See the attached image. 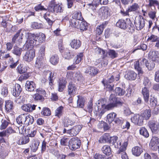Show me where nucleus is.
<instances>
[{
	"mask_svg": "<svg viewBox=\"0 0 159 159\" xmlns=\"http://www.w3.org/2000/svg\"><path fill=\"white\" fill-rule=\"evenodd\" d=\"M24 33L25 34V37L27 39L24 46H26L27 49L30 47H33L36 45V42L38 41L39 43H42L44 42L46 39L45 35L42 33L36 34H32L29 32L26 33L25 31H22L21 30H20L13 38L12 41L14 42L16 39H18L19 42H20Z\"/></svg>",
	"mask_w": 159,
	"mask_h": 159,
	"instance_id": "1",
	"label": "nucleus"
},
{
	"mask_svg": "<svg viewBox=\"0 0 159 159\" xmlns=\"http://www.w3.org/2000/svg\"><path fill=\"white\" fill-rule=\"evenodd\" d=\"M109 100V102L107 105L103 104L101 106L98 105L97 111L96 110L95 113L102 116L107 111L111 110L115 107L121 106L123 104V102H121L112 94L111 95Z\"/></svg>",
	"mask_w": 159,
	"mask_h": 159,
	"instance_id": "2",
	"label": "nucleus"
},
{
	"mask_svg": "<svg viewBox=\"0 0 159 159\" xmlns=\"http://www.w3.org/2000/svg\"><path fill=\"white\" fill-rule=\"evenodd\" d=\"M16 121L18 124L21 126V125L25 124L26 121V124H32L34 121L33 117L31 116L27 115L25 114H22L17 118Z\"/></svg>",
	"mask_w": 159,
	"mask_h": 159,
	"instance_id": "3",
	"label": "nucleus"
},
{
	"mask_svg": "<svg viewBox=\"0 0 159 159\" xmlns=\"http://www.w3.org/2000/svg\"><path fill=\"white\" fill-rule=\"evenodd\" d=\"M35 55V50L34 49H31L26 51L23 56V60L27 62L32 61Z\"/></svg>",
	"mask_w": 159,
	"mask_h": 159,
	"instance_id": "4",
	"label": "nucleus"
},
{
	"mask_svg": "<svg viewBox=\"0 0 159 159\" xmlns=\"http://www.w3.org/2000/svg\"><path fill=\"white\" fill-rule=\"evenodd\" d=\"M69 143L70 149L72 151L78 148L80 145V141L78 138H72L70 140Z\"/></svg>",
	"mask_w": 159,
	"mask_h": 159,
	"instance_id": "5",
	"label": "nucleus"
},
{
	"mask_svg": "<svg viewBox=\"0 0 159 159\" xmlns=\"http://www.w3.org/2000/svg\"><path fill=\"white\" fill-rule=\"evenodd\" d=\"M147 60L144 58L140 59L139 61H136L134 63V68L139 72V74H143V71L141 69V67L147 64Z\"/></svg>",
	"mask_w": 159,
	"mask_h": 159,
	"instance_id": "6",
	"label": "nucleus"
},
{
	"mask_svg": "<svg viewBox=\"0 0 159 159\" xmlns=\"http://www.w3.org/2000/svg\"><path fill=\"white\" fill-rule=\"evenodd\" d=\"M131 122L135 125L139 126L142 125L143 123V118L140 115L138 114H135L131 117Z\"/></svg>",
	"mask_w": 159,
	"mask_h": 159,
	"instance_id": "7",
	"label": "nucleus"
},
{
	"mask_svg": "<svg viewBox=\"0 0 159 159\" xmlns=\"http://www.w3.org/2000/svg\"><path fill=\"white\" fill-rule=\"evenodd\" d=\"M128 144L127 141H126L124 142L120 148L119 150L118 151L117 153L121 154V157L122 159H129L126 153L125 152Z\"/></svg>",
	"mask_w": 159,
	"mask_h": 159,
	"instance_id": "8",
	"label": "nucleus"
},
{
	"mask_svg": "<svg viewBox=\"0 0 159 159\" xmlns=\"http://www.w3.org/2000/svg\"><path fill=\"white\" fill-rule=\"evenodd\" d=\"M134 23L136 29L140 30L144 26L145 20L143 18L138 17L135 19Z\"/></svg>",
	"mask_w": 159,
	"mask_h": 159,
	"instance_id": "9",
	"label": "nucleus"
},
{
	"mask_svg": "<svg viewBox=\"0 0 159 159\" xmlns=\"http://www.w3.org/2000/svg\"><path fill=\"white\" fill-rule=\"evenodd\" d=\"M82 128L81 125H78L74 126L72 129L67 130V133L70 136H75L80 132Z\"/></svg>",
	"mask_w": 159,
	"mask_h": 159,
	"instance_id": "10",
	"label": "nucleus"
},
{
	"mask_svg": "<svg viewBox=\"0 0 159 159\" xmlns=\"http://www.w3.org/2000/svg\"><path fill=\"white\" fill-rule=\"evenodd\" d=\"M149 146L152 150H156L159 147V139L153 137L149 143Z\"/></svg>",
	"mask_w": 159,
	"mask_h": 159,
	"instance_id": "11",
	"label": "nucleus"
},
{
	"mask_svg": "<svg viewBox=\"0 0 159 159\" xmlns=\"http://www.w3.org/2000/svg\"><path fill=\"white\" fill-rule=\"evenodd\" d=\"M111 10L107 7H101L98 11L99 15L104 17H107L110 15Z\"/></svg>",
	"mask_w": 159,
	"mask_h": 159,
	"instance_id": "12",
	"label": "nucleus"
},
{
	"mask_svg": "<svg viewBox=\"0 0 159 159\" xmlns=\"http://www.w3.org/2000/svg\"><path fill=\"white\" fill-rule=\"evenodd\" d=\"M148 125L153 132H155L159 129V124L157 122L153 121H150L148 123Z\"/></svg>",
	"mask_w": 159,
	"mask_h": 159,
	"instance_id": "13",
	"label": "nucleus"
},
{
	"mask_svg": "<svg viewBox=\"0 0 159 159\" xmlns=\"http://www.w3.org/2000/svg\"><path fill=\"white\" fill-rule=\"evenodd\" d=\"M137 74L133 71H126L125 75L126 79L129 80H134L137 77Z\"/></svg>",
	"mask_w": 159,
	"mask_h": 159,
	"instance_id": "14",
	"label": "nucleus"
},
{
	"mask_svg": "<svg viewBox=\"0 0 159 159\" xmlns=\"http://www.w3.org/2000/svg\"><path fill=\"white\" fill-rule=\"evenodd\" d=\"M111 138L109 134L105 133L100 137L99 142L101 143H111Z\"/></svg>",
	"mask_w": 159,
	"mask_h": 159,
	"instance_id": "15",
	"label": "nucleus"
},
{
	"mask_svg": "<svg viewBox=\"0 0 159 159\" xmlns=\"http://www.w3.org/2000/svg\"><path fill=\"white\" fill-rule=\"evenodd\" d=\"M77 89L75 85L70 83L68 86V92L70 96H74L76 93Z\"/></svg>",
	"mask_w": 159,
	"mask_h": 159,
	"instance_id": "16",
	"label": "nucleus"
},
{
	"mask_svg": "<svg viewBox=\"0 0 159 159\" xmlns=\"http://www.w3.org/2000/svg\"><path fill=\"white\" fill-rule=\"evenodd\" d=\"M36 106L30 104H24L21 107V109L25 111L30 112L35 109Z\"/></svg>",
	"mask_w": 159,
	"mask_h": 159,
	"instance_id": "17",
	"label": "nucleus"
},
{
	"mask_svg": "<svg viewBox=\"0 0 159 159\" xmlns=\"http://www.w3.org/2000/svg\"><path fill=\"white\" fill-rule=\"evenodd\" d=\"M22 91V89L20 84H16L13 87L12 91V94L14 96H18Z\"/></svg>",
	"mask_w": 159,
	"mask_h": 159,
	"instance_id": "18",
	"label": "nucleus"
},
{
	"mask_svg": "<svg viewBox=\"0 0 159 159\" xmlns=\"http://www.w3.org/2000/svg\"><path fill=\"white\" fill-rule=\"evenodd\" d=\"M25 86L26 90L30 92L33 91L35 88L34 83L32 81H27Z\"/></svg>",
	"mask_w": 159,
	"mask_h": 159,
	"instance_id": "19",
	"label": "nucleus"
},
{
	"mask_svg": "<svg viewBox=\"0 0 159 159\" xmlns=\"http://www.w3.org/2000/svg\"><path fill=\"white\" fill-rule=\"evenodd\" d=\"M81 45V42L79 39H73L70 43L71 47L74 49H77L80 47Z\"/></svg>",
	"mask_w": 159,
	"mask_h": 159,
	"instance_id": "20",
	"label": "nucleus"
},
{
	"mask_svg": "<svg viewBox=\"0 0 159 159\" xmlns=\"http://www.w3.org/2000/svg\"><path fill=\"white\" fill-rule=\"evenodd\" d=\"M32 144L30 147L33 152H35L38 149L40 144V142L37 139H34L31 141Z\"/></svg>",
	"mask_w": 159,
	"mask_h": 159,
	"instance_id": "21",
	"label": "nucleus"
},
{
	"mask_svg": "<svg viewBox=\"0 0 159 159\" xmlns=\"http://www.w3.org/2000/svg\"><path fill=\"white\" fill-rule=\"evenodd\" d=\"M5 108L6 111L8 112L12 111L13 109V102L10 100L6 101Z\"/></svg>",
	"mask_w": 159,
	"mask_h": 159,
	"instance_id": "22",
	"label": "nucleus"
},
{
	"mask_svg": "<svg viewBox=\"0 0 159 159\" xmlns=\"http://www.w3.org/2000/svg\"><path fill=\"white\" fill-rule=\"evenodd\" d=\"M142 93L143 95L144 101L146 103H148L149 97V90L146 87H144L143 89Z\"/></svg>",
	"mask_w": 159,
	"mask_h": 159,
	"instance_id": "23",
	"label": "nucleus"
},
{
	"mask_svg": "<svg viewBox=\"0 0 159 159\" xmlns=\"http://www.w3.org/2000/svg\"><path fill=\"white\" fill-rule=\"evenodd\" d=\"M85 73L89 74L91 76H94L97 74L98 70L95 67H89L86 68Z\"/></svg>",
	"mask_w": 159,
	"mask_h": 159,
	"instance_id": "24",
	"label": "nucleus"
},
{
	"mask_svg": "<svg viewBox=\"0 0 159 159\" xmlns=\"http://www.w3.org/2000/svg\"><path fill=\"white\" fill-rule=\"evenodd\" d=\"M140 115L143 120H148L151 116V111L149 110L146 109L143 111Z\"/></svg>",
	"mask_w": 159,
	"mask_h": 159,
	"instance_id": "25",
	"label": "nucleus"
},
{
	"mask_svg": "<svg viewBox=\"0 0 159 159\" xmlns=\"http://www.w3.org/2000/svg\"><path fill=\"white\" fill-rule=\"evenodd\" d=\"M148 56L152 61H155L158 59L159 54L157 51H150L149 53Z\"/></svg>",
	"mask_w": 159,
	"mask_h": 159,
	"instance_id": "26",
	"label": "nucleus"
},
{
	"mask_svg": "<svg viewBox=\"0 0 159 159\" xmlns=\"http://www.w3.org/2000/svg\"><path fill=\"white\" fill-rule=\"evenodd\" d=\"M43 75L44 76H48L49 80V84L51 85L53 82V75H52V72L49 70H45L43 72Z\"/></svg>",
	"mask_w": 159,
	"mask_h": 159,
	"instance_id": "27",
	"label": "nucleus"
},
{
	"mask_svg": "<svg viewBox=\"0 0 159 159\" xmlns=\"http://www.w3.org/2000/svg\"><path fill=\"white\" fill-rule=\"evenodd\" d=\"M75 122L74 120L69 118H65L63 121L64 125L65 127L72 125L74 124Z\"/></svg>",
	"mask_w": 159,
	"mask_h": 159,
	"instance_id": "28",
	"label": "nucleus"
},
{
	"mask_svg": "<svg viewBox=\"0 0 159 159\" xmlns=\"http://www.w3.org/2000/svg\"><path fill=\"white\" fill-rule=\"evenodd\" d=\"M22 51L21 48H19L17 46H15L13 47L12 52L13 54L18 57H20Z\"/></svg>",
	"mask_w": 159,
	"mask_h": 159,
	"instance_id": "29",
	"label": "nucleus"
},
{
	"mask_svg": "<svg viewBox=\"0 0 159 159\" xmlns=\"http://www.w3.org/2000/svg\"><path fill=\"white\" fill-rule=\"evenodd\" d=\"M66 82L63 79H60L58 84V91L60 92L62 91L65 88Z\"/></svg>",
	"mask_w": 159,
	"mask_h": 159,
	"instance_id": "30",
	"label": "nucleus"
},
{
	"mask_svg": "<svg viewBox=\"0 0 159 159\" xmlns=\"http://www.w3.org/2000/svg\"><path fill=\"white\" fill-rule=\"evenodd\" d=\"M102 150V152L107 156H109L111 154V150L110 147L108 145L103 146Z\"/></svg>",
	"mask_w": 159,
	"mask_h": 159,
	"instance_id": "31",
	"label": "nucleus"
},
{
	"mask_svg": "<svg viewBox=\"0 0 159 159\" xmlns=\"http://www.w3.org/2000/svg\"><path fill=\"white\" fill-rule=\"evenodd\" d=\"M30 141L29 137L27 136L20 137L17 143L20 145L28 143Z\"/></svg>",
	"mask_w": 159,
	"mask_h": 159,
	"instance_id": "32",
	"label": "nucleus"
},
{
	"mask_svg": "<svg viewBox=\"0 0 159 159\" xmlns=\"http://www.w3.org/2000/svg\"><path fill=\"white\" fill-rule=\"evenodd\" d=\"M126 23L125 21L122 19L119 20L116 23V25L122 29H125L126 27Z\"/></svg>",
	"mask_w": 159,
	"mask_h": 159,
	"instance_id": "33",
	"label": "nucleus"
},
{
	"mask_svg": "<svg viewBox=\"0 0 159 159\" xmlns=\"http://www.w3.org/2000/svg\"><path fill=\"white\" fill-rule=\"evenodd\" d=\"M78 99L77 101V106L79 108H83L84 105L85 99L84 98L81 96H78Z\"/></svg>",
	"mask_w": 159,
	"mask_h": 159,
	"instance_id": "34",
	"label": "nucleus"
},
{
	"mask_svg": "<svg viewBox=\"0 0 159 159\" xmlns=\"http://www.w3.org/2000/svg\"><path fill=\"white\" fill-rule=\"evenodd\" d=\"M142 152V150L138 146L133 148L132 149L133 154L136 156H139Z\"/></svg>",
	"mask_w": 159,
	"mask_h": 159,
	"instance_id": "35",
	"label": "nucleus"
},
{
	"mask_svg": "<svg viewBox=\"0 0 159 159\" xmlns=\"http://www.w3.org/2000/svg\"><path fill=\"white\" fill-rule=\"evenodd\" d=\"M125 29L127 31L131 33H133L134 31V26L130 21H129L127 23Z\"/></svg>",
	"mask_w": 159,
	"mask_h": 159,
	"instance_id": "36",
	"label": "nucleus"
},
{
	"mask_svg": "<svg viewBox=\"0 0 159 159\" xmlns=\"http://www.w3.org/2000/svg\"><path fill=\"white\" fill-rule=\"evenodd\" d=\"M88 27L86 22L80 21L79 24L78 29H80L81 30L84 31L87 29Z\"/></svg>",
	"mask_w": 159,
	"mask_h": 159,
	"instance_id": "37",
	"label": "nucleus"
},
{
	"mask_svg": "<svg viewBox=\"0 0 159 159\" xmlns=\"http://www.w3.org/2000/svg\"><path fill=\"white\" fill-rule=\"evenodd\" d=\"M53 10L57 13L63 12V6L61 4H56L53 7Z\"/></svg>",
	"mask_w": 159,
	"mask_h": 159,
	"instance_id": "38",
	"label": "nucleus"
},
{
	"mask_svg": "<svg viewBox=\"0 0 159 159\" xmlns=\"http://www.w3.org/2000/svg\"><path fill=\"white\" fill-rule=\"evenodd\" d=\"M59 61V58L57 55L55 54L52 56L50 58V61L53 65H56Z\"/></svg>",
	"mask_w": 159,
	"mask_h": 159,
	"instance_id": "39",
	"label": "nucleus"
},
{
	"mask_svg": "<svg viewBox=\"0 0 159 159\" xmlns=\"http://www.w3.org/2000/svg\"><path fill=\"white\" fill-rule=\"evenodd\" d=\"M120 79V75L119 74H113L108 80L109 83L113 82L115 80L116 81H118Z\"/></svg>",
	"mask_w": 159,
	"mask_h": 159,
	"instance_id": "40",
	"label": "nucleus"
},
{
	"mask_svg": "<svg viewBox=\"0 0 159 159\" xmlns=\"http://www.w3.org/2000/svg\"><path fill=\"white\" fill-rule=\"evenodd\" d=\"M140 134L146 138H148L149 136V133L147 130L144 127H141L139 129Z\"/></svg>",
	"mask_w": 159,
	"mask_h": 159,
	"instance_id": "41",
	"label": "nucleus"
},
{
	"mask_svg": "<svg viewBox=\"0 0 159 159\" xmlns=\"http://www.w3.org/2000/svg\"><path fill=\"white\" fill-rule=\"evenodd\" d=\"M143 84L147 88L150 87L151 85V82L148 78L145 77L144 78Z\"/></svg>",
	"mask_w": 159,
	"mask_h": 159,
	"instance_id": "42",
	"label": "nucleus"
},
{
	"mask_svg": "<svg viewBox=\"0 0 159 159\" xmlns=\"http://www.w3.org/2000/svg\"><path fill=\"white\" fill-rule=\"evenodd\" d=\"M116 116V114L114 112L108 114L107 116V121L109 123H111L114 120Z\"/></svg>",
	"mask_w": 159,
	"mask_h": 159,
	"instance_id": "43",
	"label": "nucleus"
},
{
	"mask_svg": "<svg viewBox=\"0 0 159 159\" xmlns=\"http://www.w3.org/2000/svg\"><path fill=\"white\" fill-rule=\"evenodd\" d=\"M63 107L60 106L57 108L55 111V116L60 118L62 115Z\"/></svg>",
	"mask_w": 159,
	"mask_h": 159,
	"instance_id": "44",
	"label": "nucleus"
},
{
	"mask_svg": "<svg viewBox=\"0 0 159 159\" xmlns=\"http://www.w3.org/2000/svg\"><path fill=\"white\" fill-rule=\"evenodd\" d=\"M43 60L41 59H38L36 62L35 67L39 69L43 67Z\"/></svg>",
	"mask_w": 159,
	"mask_h": 159,
	"instance_id": "45",
	"label": "nucleus"
},
{
	"mask_svg": "<svg viewBox=\"0 0 159 159\" xmlns=\"http://www.w3.org/2000/svg\"><path fill=\"white\" fill-rule=\"evenodd\" d=\"M97 52L99 55H101V57L102 59L104 58L107 56V52L104 50L98 48L96 49Z\"/></svg>",
	"mask_w": 159,
	"mask_h": 159,
	"instance_id": "46",
	"label": "nucleus"
},
{
	"mask_svg": "<svg viewBox=\"0 0 159 159\" xmlns=\"http://www.w3.org/2000/svg\"><path fill=\"white\" fill-rule=\"evenodd\" d=\"M17 71L20 74H23L25 73L27 70L26 67L22 65H19L17 68Z\"/></svg>",
	"mask_w": 159,
	"mask_h": 159,
	"instance_id": "47",
	"label": "nucleus"
},
{
	"mask_svg": "<svg viewBox=\"0 0 159 159\" xmlns=\"http://www.w3.org/2000/svg\"><path fill=\"white\" fill-rule=\"evenodd\" d=\"M79 22L80 21L78 20L73 18L71 20L70 25L72 27L78 29Z\"/></svg>",
	"mask_w": 159,
	"mask_h": 159,
	"instance_id": "48",
	"label": "nucleus"
},
{
	"mask_svg": "<svg viewBox=\"0 0 159 159\" xmlns=\"http://www.w3.org/2000/svg\"><path fill=\"white\" fill-rule=\"evenodd\" d=\"M115 93L116 95L121 96L125 94V90L120 88L117 87L115 89Z\"/></svg>",
	"mask_w": 159,
	"mask_h": 159,
	"instance_id": "49",
	"label": "nucleus"
},
{
	"mask_svg": "<svg viewBox=\"0 0 159 159\" xmlns=\"http://www.w3.org/2000/svg\"><path fill=\"white\" fill-rule=\"evenodd\" d=\"M43 25L41 23H38L36 22H33L31 25V28L34 29H39L43 27Z\"/></svg>",
	"mask_w": 159,
	"mask_h": 159,
	"instance_id": "50",
	"label": "nucleus"
},
{
	"mask_svg": "<svg viewBox=\"0 0 159 159\" xmlns=\"http://www.w3.org/2000/svg\"><path fill=\"white\" fill-rule=\"evenodd\" d=\"M83 54L82 53H79L75 58L74 63L75 64H79L82 59Z\"/></svg>",
	"mask_w": 159,
	"mask_h": 159,
	"instance_id": "51",
	"label": "nucleus"
},
{
	"mask_svg": "<svg viewBox=\"0 0 159 159\" xmlns=\"http://www.w3.org/2000/svg\"><path fill=\"white\" fill-rule=\"evenodd\" d=\"M41 114L44 116H49L51 115V111L48 108L45 107L43 109Z\"/></svg>",
	"mask_w": 159,
	"mask_h": 159,
	"instance_id": "52",
	"label": "nucleus"
},
{
	"mask_svg": "<svg viewBox=\"0 0 159 159\" xmlns=\"http://www.w3.org/2000/svg\"><path fill=\"white\" fill-rule=\"evenodd\" d=\"M104 25L102 24L97 27L96 31L97 34L100 35L102 34L104 28Z\"/></svg>",
	"mask_w": 159,
	"mask_h": 159,
	"instance_id": "53",
	"label": "nucleus"
},
{
	"mask_svg": "<svg viewBox=\"0 0 159 159\" xmlns=\"http://www.w3.org/2000/svg\"><path fill=\"white\" fill-rule=\"evenodd\" d=\"M146 66L149 70H152L155 67V64L154 61H150L149 62L146 64Z\"/></svg>",
	"mask_w": 159,
	"mask_h": 159,
	"instance_id": "54",
	"label": "nucleus"
},
{
	"mask_svg": "<svg viewBox=\"0 0 159 159\" xmlns=\"http://www.w3.org/2000/svg\"><path fill=\"white\" fill-rule=\"evenodd\" d=\"M108 53L109 57L112 59L117 57V53L113 50H110Z\"/></svg>",
	"mask_w": 159,
	"mask_h": 159,
	"instance_id": "55",
	"label": "nucleus"
},
{
	"mask_svg": "<svg viewBox=\"0 0 159 159\" xmlns=\"http://www.w3.org/2000/svg\"><path fill=\"white\" fill-rule=\"evenodd\" d=\"M138 4L136 3H134L132 5L130 6L128 9L129 11H135L139 8Z\"/></svg>",
	"mask_w": 159,
	"mask_h": 159,
	"instance_id": "56",
	"label": "nucleus"
},
{
	"mask_svg": "<svg viewBox=\"0 0 159 159\" xmlns=\"http://www.w3.org/2000/svg\"><path fill=\"white\" fill-rule=\"evenodd\" d=\"M150 105H151L152 107H154L157 104H158L156 98L154 97L151 96L150 100ZM158 105L159 104H158Z\"/></svg>",
	"mask_w": 159,
	"mask_h": 159,
	"instance_id": "57",
	"label": "nucleus"
},
{
	"mask_svg": "<svg viewBox=\"0 0 159 159\" xmlns=\"http://www.w3.org/2000/svg\"><path fill=\"white\" fill-rule=\"evenodd\" d=\"M45 47L44 45H42L41 47L39 52V55H41L42 58H44L45 53Z\"/></svg>",
	"mask_w": 159,
	"mask_h": 159,
	"instance_id": "58",
	"label": "nucleus"
},
{
	"mask_svg": "<svg viewBox=\"0 0 159 159\" xmlns=\"http://www.w3.org/2000/svg\"><path fill=\"white\" fill-rule=\"evenodd\" d=\"M33 98L37 101L40 100L42 101L44 99L43 97L38 93L34 94V95Z\"/></svg>",
	"mask_w": 159,
	"mask_h": 159,
	"instance_id": "59",
	"label": "nucleus"
},
{
	"mask_svg": "<svg viewBox=\"0 0 159 159\" xmlns=\"http://www.w3.org/2000/svg\"><path fill=\"white\" fill-rule=\"evenodd\" d=\"M82 78V75L80 72H78L75 74L74 76V79L77 80L79 81Z\"/></svg>",
	"mask_w": 159,
	"mask_h": 159,
	"instance_id": "60",
	"label": "nucleus"
},
{
	"mask_svg": "<svg viewBox=\"0 0 159 159\" xmlns=\"http://www.w3.org/2000/svg\"><path fill=\"white\" fill-rule=\"evenodd\" d=\"M156 10L150 11L148 14L149 17L152 20H154L156 16Z\"/></svg>",
	"mask_w": 159,
	"mask_h": 159,
	"instance_id": "61",
	"label": "nucleus"
},
{
	"mask_svg": "<svg viewBox=\"0 0 159 159\" xmlns=\"http://www.w3.org/2000/svg\"><path fill=\"white\" fill-rule=\"evenodd\" d=\"M63 57L66 59H69L71 57V54L69 51L66 50L63 55Z\"/></svg>",
	"mask_w": 159,
	"mask_h": 159,
	"instance_id": "62",
	"label": "nucleus"
},
{
	"mask_svg": "<svg viewBox=\"0 0 159 159\" xmlns=\"http://www.w3.org/2000/svg\"><path fill=\"white\" fill-rule=\"evenodd\" d=\"M34 9L36 11H39L46 10V9L44 8V7L42 6L41 4H39L36 6L34 8Z\"/></svg>",
	"mask_w": 159,
	"mask_h": 159,
	"instance_id": "63",
	"label": "nucleus"
},
{
	"mask_svg": "<svg viewBox=\"0 0 159 159\" xmlns=\"http://www.w3.org/2000/svg\"><path fill=\"white\" fill-rule=\"evenodd\" d=\"M74 17L75 18L74 19L78 20L79 21H81L83 19L80 13L77 12L75 13L74 14Z\"/></svg>",
	"mask_w": 159,
	"mask_h": 159,
	"instance_id": "64",
	"label": "nucleus"
}]
</instances>
